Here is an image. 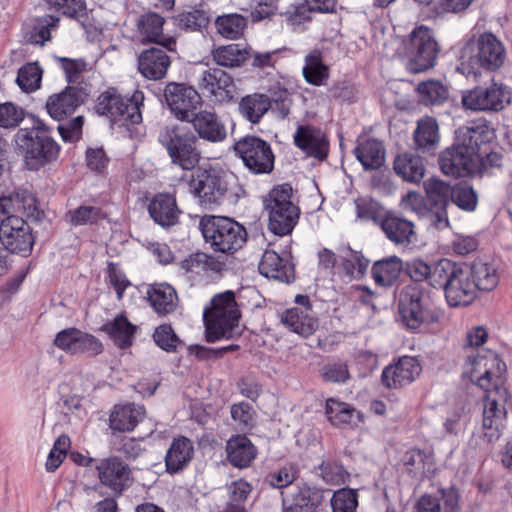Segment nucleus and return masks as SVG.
I'll return each mask as SVG.
<instances>
[{"label":"nucleus","mask_w":512,"mask_h":512,"mask_svg":"<svg viewBox=\"0 0 512 512\" xmlns=\"http://www.w3.org/2000/svg\"><path fill=\"white\" fill-rule=\"evenodd\" d=\"M491 135L485 124L460 127L456 131L455 144L439 157L442 172L452 177L474 175L479 172L477 145L489 142Z\"/></svg>","instance_id":"nucleus-1"},{"label":"nucleus","mask_w":512,"mask_h":512,"mask_svg":"<svg viewBox=\"0 0 512 512\" xmlns=\"http://www.w3.org/2000/svg\"><path fill=\"white\" fill-rule=\"evenodd\" d=\"M189 192L204 209H213L224 200L236 201L245 194L234 174L214 169H197L188 181Z\"/></svg>","instance_id":"nucleus-2"},{"label":"nucleus","mask_w":512,"mask_h":512,"mask_svg":"<svg viewBox=\"0 0 512 512\" xmlns=\"http://www.w3.org/2000/svg\"><path fill=\"white\" fill-rule=\"evenodd\" d=\"M505 55L502 42L492 33L485 32L463 44L458 70L467 76H476L481 69L496 71L504 64Z\"/></svg>","instance_id":"nucleus-3"},{"label":"nucleus","mask_w":512,"mask_h":512,"mask_svg":"<svg viewBox=\"0 0 512 512\" xmlns=\"http://www.w3.org/2000/svg\"><path fill=\"white\" fill-rule=\"evenodd\" d=\"M432 278L435 288L443 289L447 303L452 307L467 306L477 296L476 285L466 265L441 259L436 263Z\"/></svg>","instance_id":"nucleus-4"},{"label":"nucleus","mask_w":512,"mask_h":512,"mask_svg":"<svg viewBox=\"0 0 512 512\" xmlns=\"http://www.w3.org/2000/svg\"><path fill=\"white\" fill-rule=\"evenodd\" d=\"M240 317L233 291L228 290L215 295L203 313L206 340L213 343L220 339L232 338Z\"/></svg>","instance_id":"nucleus-5"},{"label":"nucleus","mask_w":512,"mask_h":512,"mask_svg":"<svg viewBox=\"0 0 512 512\" xmlns=\"http://www.w3.org/2000/svg\"><path fill=\"white\" fill-rule=\"evenodd\" d=\"M506 365L491 350L471 351L465 357L462 375L485 392L493 394L506 383Z\"/></svg>","instance_id":"nucleus-6"},{"label":"nucleus","mask_w":512,"mask_h":512,"mask_svg":"<svg viewBox=\"0 0 512 512\" xmlns=\"http://www.w3.org/2000/svg\"><path fill=\"white\" fill-rule=\"evenodd\" d=\"M159 143L166 149L172 164L183 170H193L201 160L198 137L187 126L174 124L165 126L158 135Z\"/></svg>","instance_id":"nucleus-7"},{"label":"nucleus","mask_w":512,"mask_h":512,"mask_svg":"<svg viewBox=\"0 0 512 512\" xmlns=\"http://www.w3.org/2000/svg\"><path fill=\"white\" fill-rule=\"evenodd\" d=\"M199 228L206 243L223 254H233L247 239L245 228L229 217L205 215L199 222Z\"/></svg>","instance_id":"nucleus-8"},{"label":"nucleus","mask_w":512,"mask_h":512,"mask_svg":"<svg viewBox=\"0 0 512 512\" xmlns=\"http://www.w3.org/2000/svg\"><path fill=\"white\" fill-rule=\"evenodd\" d=\"M398 315L401 323L410 330L438 321L439 315L419 284L412 283L403 288L398 300Z\"/></svg>","instance_id":"nucleus-9"},{"label":"nucleus","mask_w":512,"mask_h":512,"mask_svg":"<svg viewBox=\"0 0 512 512\" xmlns=\"http://www.w3.org/2000/svg\"><path fill=\"white\" fill-rule=\"evenodd\" d=\"M293 189L289 184L274 187L264 200L268 211V227L275 235L290 234L300 216V209L292 201Z\"/></svg>","instance_id":"nucleus-10"},{"label":"nucleus","mask_w":512,"mask_h":512,"mask_svg":"<svg viewBox=\"0 0 512 512\" xmlns=\"http://www.w3.org/2000/svg\"><path fill=\"white\" fill-rule=\"evenodd\" d=\"M16 143L24 152L25 164L29 170H39L55 161L60 146L46 132V126L39 123L35 129H20L16 134Z\"/></svg>","instance_id":"nucleus-11"},{"label":"nucleus","mask_w":512,"mask_h":512,"mask_svg":"<svg viewBox=\"0 0 512 512\" xmlns=\"http://www.w3.org/2000/svg\"><path fill=\"white\" fill-rule=\"evenodd\" d=\"M406 68L411 73H420L432 68L439 52L433 32L426 26H418L402 41Z\"/></svg>","instance_id":"nucleus-12"},{"label":"nucleus","mask_w":512,"mask_h":512,"mask_svg":"<svg viewBox=\"0 0 512 512\" xmlns=\"http://www.w3.org/2000/svg\"><path fill=\"white\" fill-rule=\"evenodd\" d=\"M144 94L136 90L130 98H124L115 88L102 92L95 106L99 115L106 116L113 122L138 124L142 121L141 106Z\"/></svg>","instance_id":"nucleus-13"},{"label":"nucleus","mask_w":512,"mask_h":512,"mask_svg":"<svg viewBox=\"0 0 512 512\" xmlns=\"http://www.w3.org/2000/svg\"><path fill=\"white\" fill-rule=\"evenodd\" d=\"M507 409L512 411V394L508 393L505 384L485 396L482 427L487 442L493 443L501 437Z\"/></svg>","instance_id":"nucleus-14"},{"label":"nucleus","mask_w":512,"mask_h":512,"mask_svg":"<svg viewBox=\"0 0 512 512\" xmlns=\"http://www.w3.org/2000/svg\"><path fill=\"white\" fill-rule=\"evenodd\" d=\"M233 149L245 167L253 174H270L275 155L271 145L257 136H245L235 142Z\"/></svg>","instance_id":"nucleus-15"},{"label":"nucleus","mask_w":512,"mask_h":512,"mask_svg":"<svg viewBox=\"0 0 512 512\" xmlns=\"http://www.w3.org/2000/svg\"><path fill=\"white\" fill-rule=\"evenodd\" d=\"M272 101L276 104L279 115L282 118L286 117L290 110L291 100L288 91L281 87L272 93V99L262 93H253L242 97L238 109L246 120L257 124L271 108Z\"/></svg>","instance_id":"nucleus-16"},{"label":"nucleus","mask_w":512,"mask_h":512,"mask_svg":"<svg viewBox=\"0 0 512 512\" xmlns=\"http://www.w3.org/2000/svg\"><path fill=\"white\" fill-rule=\"evenodd\" d=\"M510 92L502 83L478 86L462 95V104L473 111H500L510 103Z\"/></svg>","instance_id":"nucleus-17"},{"label":"nucleus","mask_w":512,"mask_h":512,"mask_svg":"<svg viewBox=\"0 0 512 512\" xmlns=\"http://www.w3.org/2000/svg\"><path fill=\"white\" fill-rule=\"evenodd\" d=\"M0 241L5 250L27 256L32 251L34 237L22 218L11 215L0 222Z\"/></svg>","instance_id":"nucleus-18"},{"label":"nucleus","mask_w":512,"mask_h":512,"mask_svg":"<svg viewBox=\"0 0 512 512\" xmlns=\"http://www.w3.org/2000/svg\"><path fill=\"white\" fill-rule=\"evenodd\" d=\"M195 81L206 96L217 102H229L233 98V79L222 69L200 66L195 71Z\"/></svg>","instance_id":"nucleus-19"},{"label":"nucleus","mask_w":512,"mask_h":512,"mask_svg":"<svg viewBox=\"0 0 512 512\" xmlns=\"http://www.w3.org/2000/svg\"><path fill=\"white\" fill-rule=\"evenodd\" d=\"M166 103L180 121H188L202 104L201 95L192 86L169 83L164 90Z\"/></svg>","instance_id":"nucleus-20"},{"label":"nucleus","mask_w":512,"mask_h":512,"mask_svg":"<svg viewBox=\"0 0 512 512\" xmlns=\"http://www.w3.org/2000/svg\"><path fill=\"white\" fill-rule=\"evenodd\" d=\"M54 345L66 353L96 356L103 351V344L94 335L77 328H67L57 333Z\"/></svg>","instance_id":"nucleus-21"},{"label":"nucleus","mask_w":512,"mask_h":512,"mask_svg":"<svg viewBox=\"0 0 512 512\" xmlns=\"http://www.w3.org/2000/svg\"><path fill=\"white\" fill-rule=\"evenodd\" d=\"M96 470L101 484L115 494H121L130 484L131 470L118 457L102 459L97 464Z\"/></svg>","instance_id":"nucleus-22"},{"label":"nucleus","mask_w":512,"mask_h":512,"mask_svg":"<svg viewBox=\"0 0 512 512\" xmlns=\"http://www.w3.org/2000/svg\"><path fill=\"white\" fill-rule=\"evenodd\" d=\"M86 97L84 89L68 86L63 91L50 95L45 107L51 118L61 121L72 115L84 103Z\"/></svg>","instance_id":"nucleus-23"},{"label":"nucleus","mask_w":512,"mask_h":512,"mask_svg":"<svg viewBox=\"0 0 512 512\" xmlns=\"http://www.w3.org/2000/svg\"><path fill=\"white\" fill-rule=\"evenodd\" d=\"M293 140L295 146L309 157L324 160L328 155L329 141L320 128L312 125H300Z\"/></svg>","instance_id":"nucleus-24"},{"label":"nucleus","mask_w":512,"mask_h":512,"mask_svg":"<svg viewBox=\"0 0 512 512\" xmlns=\"http://www.w3.org/2000/svg\"><path fill=\"white\" fill-rule=\"evenodd\" d=\"M420 372V363L414 357L405 356L397 363L385 367L381 379L387 388L397 389L412 383Z\"/></svg>","instance_id":"nucleus-25"},{"label":"nucleus","mask_w":512,"mask_h":512,"mask_svg":"<svg viewBox=\"0 0 512 512\" xmlns=\"http://www.w3.org/2000/svg\"><path fill=\"white\" fill-rule=\"evenodd\" d=\"M187 122L191 123L197 137L211 143L222 142L226 136V128L219 116L209 110L196 112Z\"/></svg>","instance_id":"nucleus-26"},{"label":"nucleus","mask_w":512,"mask_h":512,"mask_svg":"<svg viewBox=\"0 0 512 512\" xmlns=\"http://www.w3.org/2000/svg\"><path fill=\"white\" fill-rule=\"evenodd\" d=\"M380 227L386 237L396 245H408L415 239V225L399 215L388 213L380 219Z\"/></svg>","instance_id":"nucleus-27"},{"label":"nucleus","mask_w":512,"mask_h":512,"mask_svg":"<svg viewBox=\"0 0 512 512\" xmlns=\"http://www.w3.org/2000/svg\"><path fill=\"white\" fill-rule=\"evenodd\" d=\"M165 20L157 13L150 12L140 17L137 26L143 41L157 43L164 48L175 50L176 41L171 36L163 34Z\"/></svg>","instance_id":"nucleus-28"},{"label":"nucleus","mask_w":512,"mask_h":512,"mask_svg":"<svg viewBox=\"0 0 512 512\" xmlns=\"http://www.w3.org/2000/svg\"><path fill=\"white\" fill-rule=\"evenodd\" d=\"M281 322L292 332L303 337L313 334L318 321L312 307L295 306L281 314Z\"/></svg>","instance_id":"nucleus-29"},{"label":"nucleus","mask_w":512,"mask_h":512,"mask_svg":"<svg viewBox=\"0 0 512 512\" xmlns=\"http://www.w3.org/2000/svg\"><path fill=\"white\" fill-rule=\"evenodd\" d=\"M325 490L303 485L291 495L284 498L285 512H316L324 500Z\"/></svg>","instance_id":"nucleus-30"},{"label":"nucleus","mask_w":512,"mask_h":512,"mask_svg":"<svg viewBox=\"0 0 512 512\" xmlns=\"http://www.w3.org/2000/svg\"><path fill=\"white\" fill-rule=\"evenodd\" d=\"M169 56L159 48L144 50L138 58V69L147 79H162L170 66Z\"/></svg>","instance_id":"nucleus-31"},{"label":"nucleus","mask_w":512,"mask_h":512,"mask_svg":"<svg viewBox=\"0 0 512 512\" xmlns=\"http://www.w3.org/2000/svg\"><path fill=\"white\" fill-rule=\"evenodd\" d=\"M439 140L437 120L431 116L420 118L413 133L414 148L422 153H432L438 148Z\"/></svg>","instance_id":"nucleus-32"},{"label":"nucleus","mask_w":512,"mask_h":512,"mask_svg":"<svg viewBox=\"0 0 512 512\" xmlns=\"http://www.w3.org/2000/svg\"><path fill=\"white\" fill-rule=\"evenodd\" d=\"M325 413L328 420L338 427H357L363 421V414L360 411L334 398L326 400Z\"/></svg>","instance_id":"nucleus-33"},{"label":"nucleus","mask_w":512,"mask_h":512,"mask_svg":"<svg viewBox=\"0 0 512 512\" xmlns=\"http://www.w3.org/2000/svg\"><path fill=\"white\" fill-rule=\"evenodd\" d=\"M259 272L266 278L287 283L293 278L292 265L273 250H266L263 253L259 262Z\"/></svg>","instance_id":"nucleus-34"},{"label":"nucleus","mask_w":512,"mask_h":512,"mask_svg":"<svg viewBox=\"0 0 512 512\" xmlns=\"http://www.w3.org/2000/svg\"><path fill=\"white\" fill-rule=\"evenodd\" d=\"M148 209L153 220L163 227L174 225L180 213L175 198L167 193L157 194Z\"/></svg>","instance_id":"nucleus-35"},{"label":"nucleus","mask_w":512,"mask_h":512,"mask_svg":"<svg viewBox=\"0 0 512 512\" xmlns=\"http://www.w3.org/2000/svg\"><path fill=\"white\" fill-rule=\"evenodd\" d=\"M193 444L186 437L175 438L165 456L166 470L170 474H175L183 470L193 457Z\"/></svg>","instance_id":"nucleus-36"},{"label":"nucleus","mask_w":512,"mask_h":512,"mask_svg":"<svg viewBox=\"0 0 512 512\" xmlns=\"http://www.w3.org/2000/svg\"><path fill=\"white\" fill-rule=\"evenodd\" d=\"M144 409L135 404L115 405L110 414L111 429L119 432H130L142 420Z\"/></svg>","instance_id":"nucleus-37"},{"label":"nucleus","mask_w":512,"mask_h":512,"mask_svg":"<svg viewBox=\"0 0 512 512\" xmlns=\"http://www.w3.org/2000/svg\"><path fill=\"white\" fill-rule=\"evenodd\" d=\"M227 458L237 468H246L251 465L257 455L256 448L246 436H235L228 440Z\"/></svg>","instance_id":"nucleus-38"},{"label":"nucleus","mask_w":512,"mask_h":512,"mask_svg":"<svg viewBox=\"0 0 512 512\" xmlns=\"http://www.w3.org/2000/svg\"><path fill=\"white\" fill-rule=\"evenodd\" d=\"M136 329L137 327L123 314L117 315L102 327V330L109 335L114 344L120 349H127L132 345Z\"/></svg>","instance_id":"nucleus-39"},{"label":"nucleus","mask_w":512,"mask_h":512,"mask_svg":"<svg viewBox=\"0 0 512 512\" xmlns=\"http://www.w3.org/2000/svg\"><path fill=\"white\" fill-rule=\"evenodd\" d=\"M147 294L151 306L160 315L170 314L177 307V293L169 284L152 285L148 289Z\"/></svg>","instance_id":"nucleus-40"},{"label":"nucleus","mask_w":512,"mask_h":512,"mask_svg":"<svg viewBox=\"0 0 512 512\" xmlns=\"http://www.w3.org/2000/svg\"><path fill=\"white\" fill-rule=\"evenodd\" d=\"M394 171L403 180L418 183L424 177L425 166L420 156L406 152L395 158Z\"/></svg>","instance_id":"nucleus-41"},{"label":"nucleus","mask_w":512,"mask_h":512,"mask_svg":"<svg viewBox=\"0 0 512 512\" xmlns=\"http://www.w3.org/2000/svg\"><path fill=\"white\" fill-rule=\"evenodd\" d=\"M403 262L397 256H390L376 261L372 266V277L379 286H392L399 278Z\"/></svg>","instance_id":"nucleus-42"},{"label":"nucleus","mask_w":512,"mask_h":512,"mask_svg":"<svg viewBox=\"0 0 512 512\" xmlns=\"http://www.w3.org/2000/svg\"><path fill=\"white\" fill-rule=\"evenodd\" d=\"M302 74L305 81L311 85L321 86L325 84L329 78V67L324 64L320 50L314 49L305 56Z\"/></svg>","instance_id":"nucleus-43"},{"label":"nucleus","mask_w":512,"mask_h":512,"mask_svg":"<svg viewBox=\"0 0 512 512\" xmlns=\"http://www.w3.org/2000/svg\"><path fill=\"white\" fill-rule=\"evenodd\" d=\"M356 158L366 170L380 168L385 160V150L381 142L369 139L360 143L354 150Z\"/></svg>","instance_id":"nucleus-44"},{"label":"nucleus","mask_w":512,"mask_h":512,"mask_svg":"<svg viewBox=\"0 0 512 512\" xmlns=\"http://www.w3.org/2000/svg\"><path fill=\"white\" fill-rule=\"evenodd\" d=\"M468 272L472 274L476 291H492L499 283L497 269L492 264L478 261L468 266Z\"/></svg>","instance_id":"nucleus-45"},{"label":"nucleus","mask_w":512,"mask_h":512,"mask_svg":"<svg viewBox=\"0 0 512 512\" xmlns=\"http://www.w3.org/2000/svg\"><path fill=\"white\" fill-rule=\"evenodd\" d=\"M419 102L429 105H439L448 98V89L438 80L420 82L416 88Z\"/></svg>","instance_id":"nucleus-46"},{"label":"nucleus","mask_w":512,"mask_h":512,"mask_svg":"<svg viewBox=\"0 0 512 512\" xmlns=\"http://www.w3.org/2000/svg\"><path fill=\"white\" fill-rule=\"evenodd\" d=\"M369 260L362 253L347 249L341 256L340 268L350 279L362 278L368 268Z\"/></svg>","instance_id":"nucleus-47"},{"label":"nucleus","mask_w":512,"mask_h":512,"mask_svg":"<svg viewBox=\"0 0 512 512\" xmlns=\"http://www.w3.org/2000/svg\"><path fill=\"white\" fill-rule=\"evenodd\" d=\"M247 25V20L240 14L218 16L215 21L217 32L227 39H238Z\"/></svg>","instance_id":"nucleus-48"},{"label":"nucleus","mask_w":512,"mask_h":512,"mask_svg":"<svg viewBox=\"0 0 512 512\" xmlns=\"http://www.w3.org/2000/svg\"><path fill=\"white\" fill-rule=\"evenodd\" d=\"M318 470V475L328 485H344L350 479V473L336 460H323L318 466Z\"/></svg>","instance_id":"nucleus-49"},{"label":"nucleus","mask_w":512,"mask_h":512,"mask_svg":"<svg viewBox=\"0 0 512 512\" xmlns=\"http://www.w3.org/2000/svg\"><path fill=\"white\" fill-rule=\"evenodd\" d=\"M43 71L37 62H29L18 70L16 83L26 93L40 88Z\"/></svg>","instance_id":"nucleus-50"},{"label":"nucleus","mask_w":512,"mask_h":512,"mask_svg":"<svg viewBox=\"0 0 512 512\" xmlns=\"http://www.w3.org/2000/svg\"><path fill=\"white\" fill-rule=\"evenodd\" d=\"M213 60L223 67H236L246 59V52L236 44L220 46L212 51Z\"/></svg>","instance_id":"nucleus-51"},{"label":"nucleus","mask_w":512,"mask_h":512,"mask_svg":"<svg viewBox=\"0 0 512 512\" xmlns=\"http://www.w3.org/2000/svg\"><path fill=\"white\" fill-rule=\"evenodd\" d=\"M177 26L190 31H200L209 23L208 14L201 9H191L179 13L175 17Z\"/></svg>","instance_id":"nucleus-52"},{"label":"nucleus","mask_w":512,"mask_h":512,"mask_svg":"<svg viewBox=\"0 0 512 512\" xmlns=\"http://www.w3.org/2000/svg\"><path fill=\"white\" fill-rule=\"evenodd\" d=\"M330 504L333 512H354L358 506L357 490L338 489L333 493Z\"/></svg>","instance_id":"nucleus-53"},{"label":"nucleus","mask_w":512,"mask_h":512,"mask_svg":"<svg viewBox=\"0 0 512 512\" xmlns=\"http://www.w3.org/2000/svg\"><path fill=\"white\" fill-rule=\"evenodd\" d=\"M58 20L57 17L52 15H45L36 19L29 41L33 44L44 45L50 39V31L56 26Z\"/></svg>","instance_id":"nucleus-54"},{"label":"nucleus","mask_w":512,"mask_h":512,"mask_svg":"<svg viewBox=\"0 0 512 512\" xmlns=\"http://www.w3.org/2000/svg\"><path fill=\"white\" fill-rule=\"evenodd\" d=\"M424 188L428 198L434 204L448 205V199L451 196L450 186L442 180L430 178L424 183Z\"/></svg>","instance_id":"nucleus-55"},{"label":"nucleus","mask_w":512,"mask_h":512,"mask_svg":"<svg viewBox=\"0 0 512 512\" xmlns=\"http://www.w3.org/2000/svg\"><path fill=\"white\" fill-rule=\"evenodd\" d=\"M69 215L71 224L75 226L94 224L104 216L102 210L94 206H80L69 211Z\"/></svg>","instance_id":"nucleus-56"},{"label":"nucleus","mask_w":512,"mask_h":512,"mask_svg":"<svg viewBox=\"0 0 512 512\" xmlns=\"http://www.w3.org/2000/svg\"><path fill=\"white\" fill-rule=\"evenodd\" d=\"M452 201L461 209L473 211L477 206V195L468 185H459L451 192Z\"/></svg>","instance_id":"nucleus-57"},{"label":"nucleus","mask_w":512,"mask_h":512,"mask_svg":"<svg viewBox=\"0 0 512 512\" xmlns=\"http://www.w3.org/2000/svg\"><path fill=\"white\" fill-rule=\"evenodd\" d=\"M15 210L22 211L28 218L37 219L39 217V210L37 201L33 194L26 190H21L13 195Z\"/></svg>","instance_id":"nucleus-58"},{"label":"nucleus","mask_w":512,"mask_h":512,"mask_svg":"<svg viewBox=\"0 0 512 512\" xmlns=\"http://www.w3.org/2000/svg\"><path fill=\"white\" fill-rule=\"evenodd\" d=\"M153 339L155 343L165 351H174L179 343V338L170 325L163 324L156 328Z\"/></svg>","instance_id":"nucleus-59"},{"label":"nucleus","mask_w":512,"mask_h":512,"mask_svg":"<svg viewBox=\"0 0 512 512\" xmlns=\"http://www.w3.org/2000/svg\"><path fill=\"white\" fill-rule=\"evenodd\" d=\"M227 489L229 495L227 504L245 506V502L251 494L253 487L247 481L239 479L231 482V484L227 486Z\"/></svg>","instance_id":"nucleus-60"},{"label":"nucleus","mask_w":512,"mask_h":512,"mask_svg":"<svg viewBox=\"0 0 512 512\" xmlns=\"http://www.w3.org/2000/svg\"><path fill=\"white\" fill-rule=\"evenodd\" d=\"M487 143H481L477 149V160H479V172L481 174L490 168H496L501 166L502 154L494 151H488Z\"/></svg>","instance_id":"nucleus-61"},{"label":"nucleus","mask_w":512,"mask_h":512,"mask_svg":"<svg viewBox=\"0 0 512 512\" xmlns=\"http://www.w3.org/2000/svg\"><path fill=\"white\" fill-rule=\"evenodd\" d=\"M427 455L419 449H411L407 451L403 457V463L409 472L414 475H423L426 472Z\"/></svg>","instance_id":"nucleus-62"},{"label":"nucleus","mask_w":512,"mask_h":512,"mask_svg":"<svg viewBox=\"0 0 512 512\" xmlns=\"http://www.w3.org/2000/svg\"><path fill=\"white\" fill-rule=\"evenodd\" d=\"M408 270L414 283L427 280L431 286L435 287L432 277L436 270V263L431 267L423 260L417 259L409 265Z\"/></svg>","instance_id":"nucleus-63"},{"label":"nucleus","mask_w":512,"mask_h":512,"mask_svg":"<svg viewBox=\"0 0 512 512\" xmlns=\"http://www.w3.org/2000/svg\"><path fill=\"white\" fill-rule=\"evenodd\" d=\"M23 117V110L14 104L10 102L0 104V127H15L23 120Z\"/></svg>","instance_id":"nucleus-64"}]
</instances>
